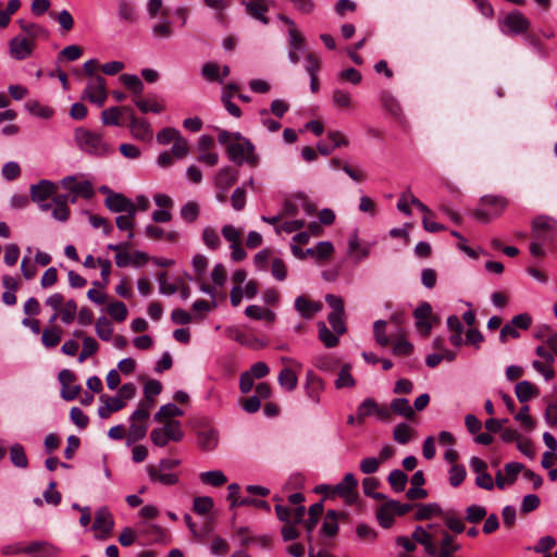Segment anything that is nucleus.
<instances>
[{"instance_id": "9b49d317", "label": "nucleus", "mask_w": 557, "mask_h": 557, "mask_svg": "<svg viewBox=\"0 0 557 557\" xmlns=\"http://www.w3.org/2000/svg\"><path fill=\"white\" fill-rule=\"evenodd\" d=\"M17 23L22 30V34H20V36L25 38L35 47L38 40L47 39L49 36V33L46 30V28L39 24L27 22L25 20H18Z\"/></svg>"}, {"instance_id": "0eeeda50", "label": "nucleus", "mask_w": 557, "mask_h": 557, "mask_svg": "<svg viewBox=\"0 0 557 557\" xmlns=\"http://www.w3.org/2000/svg\"><path fill=\"white\" fill-rule=\"evenodd\" d=\"M557 235V220L550 216H539L532 223V237L535 240L546 242Z\"/></svg>"}, {"instance_id": "6ab92c4d", "label": "nucleus", "mask_w": 557, "mask_h": 557, "mask_svg": "<svg viewBox=\"0 0 557 557\" xmlns=\"http://www.w3.org/2000/svg\"><path fill=\"white\" fill-rule=\"evenodd\" d=\"M504 23L512 34L525 33L530 27V21L519 11L508 14Z\"/></svg>"}, {"instance_id": "c9c22d12", "label": "nucleus", "mask_w": 557, "mask_h": 557, "mask_svg": "<svg viewBox=\"0 0 557 557\" xmlns=\"http://www.w3.org/2000/svg\"><path fill=\"white\" fill-rule=\"evenodd\" d=\"M183 416V410L174 404H166L160 407L159 411L154 414V420L159 423L165 421H175L174 417Z\"/></svg>"}, {"instance_id": "338daca9", "label": "nucleus", "mask_w": 557, "mask_h": 557, "mask_svg": "<svg viewBox=\"0 0 557 557\" xmlns=\"http://www.w3.org/2000/svg\"><path fill=\"white\" fill-rule=\"evenodd\" d=\"M344 313L330 312L327 315V321L331 324L333 331L337 335H343L346 333L347 329L345 322L343 320Z\"/></svg>"}, {"instance_id": "37998d69", "label": "nucleus", "mask_w": 557, "mask_h": 557, "mask_svg": "<svg viewBox=\"0 0 557 557\" xmlns=\"http://www.w3.org/2000/svg\"><path fill=\"white\" fill-rule=\"evenodd\" d=\"M481 205L488 207L493 215L497 216L507 207V200L498 196H485L481 199Z\"/></svg>"}, {"instance_id": "a211bd4d", "label": "nucleus", "mask_w": 557, "mask_h": 557, "mask_svg": "<svg viewBox=\"0 0 557 557\" xmlns=\"http://www.w3.org/2000/svg\"><path fill=\"white\" fill-rule=\"evenodd\" d=\"M113 525V517L108 508L102 507L96 511L92 524L94 530L101 531L103 533V537H106L111 533Z\"/></svg>"}, {"instance_id": "4be33fe9", "label": "nucleus", "mask_w": 557, "mask_h": 557, "mask_svg": "<svg viewBox=\"0 0 557 557\" xmlns=\"http://www.w3.org/2000/svg\"><path fill=\"white\" fill-rule=\"evenodd\" d=\"M237 181V172L230 166L221 169L214 180L215 187L226 193Z\"/></svg>"}, {"instance_id": "774afa93", "label": "nucleus", "mask_w": 557, "mask_h": 557, "mask_svg": "<svg viewBox=\"0 0 557 557\" xmlns=\"http://www.w3.org/2000/svg\"><path fill=\"white\" fill-rule=\"evenodd\" d=\"M529 411L530 408L528 405L522 406L519 412L515 416V419L520 422L525 430L531 431L535 428V422L529 414Z\"/></svg>"}, {"instance_id": "6e6552de", "label": "nucleus", "mask_w": 557, "mask_h": 557, "mask_svg": "<svg viewBox=\"0 0 557 557\" xmlns=\"http://www.w3.org/2000/svg\"><path fill=\"white\" fill-rule=\"evenodd\" d=\"M358 482L352 473H346L344 479L332 487V496L344 498L345 503L352 505L358 498Z\"/></svg>"}, {"instance_id": "e433bc0d", "label": "nucleus", "mask_w": 557, "mask_h": 557, "mask_svg": "<svg viewBox=\"0 0 557 557\" xmlns=\"http://www.w3.org/2000/svg\"><path fill=\"white\" fill-rule=\"evenodd\" d=\"M416 430L409 424L403 422L395 426L393 431V438L401 445L408 444L414 436Z\"/></svg>"}, {"instance_id": "b1692460", "label": "nucleus", "mask_w": 557, "mask_h": 557, "mask_svg": "<svg viewBox=\"0 0 557 557\" xmlns=\"http://www.w3.org/2000/svg\"><path fill=\"white\" fill-rule=\"evenodd\" d=\"M332 102L338 110L351 111L355 109V101L350 92L345 89H334L332 91Z\"/></svg>"}, {"instance_id": "09e8293b", "label": "nucleus", "mask_w": 557, "mask_h": 557, "mask_svg": "<svg viewBox=\"0 0 557 557\" xmlns=\"http://www.w3.org/2000/svg\"><path fill=\"white\" fill-rule=\"evenodd\" d=\"M377 403L373 398H366L357 408V420L362 423L363 420L374 414Z\"/></svg>"}, {"instance_id": "052dcab7", "label": "nucleus", "mask_w": 557, "mask_h": 557, "mask_svg": "<svg viewBox=\"0 0 557 557\" xmlns=\"http://www.w3.org/2000/svg\"><path fill=\"white\" fill-rule=\"evenodd\" d=\"M386 322L377 320L373 324V332L375 341L379 345L386 347L389 345V337L385 333Z\"/></svg>"}, {"instance_id": "a18cd8bd", "label": "nucleus", "mask_w": 557, "mask_h": 557, "mask_svg": "<svg viewBox=\"0 0 557 557\" xmlns=\"http://www.w3.org/2000/svg\"><path fill=\"white\" fill-rule=\"evenodd\" d=\"M11 462L17 468H26L28 459L25 454L24 447L21 444H14L10 449Z\"/></svg>"}, {"instance_id": "8fccbe9b", "label": "nucleus", "mask_w": 557, "mask_h": 557, "mask_svg": "<svg viewBox=\"0 0 557 557\" xmlns=\"http://www.w3.org/2000/svg\"><path fill=\"white\" fill-rule=\"evenodd\" d=\"M99 349V345L94 337L85 336L83 338V349L78 356V361L84 362L87 358L95 355Z\"/></svg>"}, {"instance_id": "13d9d810", "label": "nucleus", "mask_w": 557, "mask_h": 557, "mask_svg": "<svg viewBox=\"0 0 557 557\" xmlns=\"http://www.w3.org/2000/svg\"><path fill=\"white\" fill-rule=\"evenodd\" d=\"M121 115L122 108L112 107L102 111L101 121L104 125H120Z\"/></svg>"}, {"instance_id": "ea45409f", "label": "nucleus", "mask_w": 557, "mask_h": 557, "mask_svg": "<svg viewBox=\"0 0 557 557\" xmlns=\"http://www.w3.org/2000/svg\"><path fill=\"white\" fill-rule=\"evenodd\" d=\"M199 479L203 484L221 486L227 482L226 475L221 470L201 472Z\"/></svg>"}, {"instance_id": "a19ab883", "label": "nucleus", "mask_w": 557, "mask_h": 557, "mask_svg": "<svg viewBox=\"0 0 557 557\" xmlns=\"http://www.w3.org/2000/svg\"><path fill=\"white\" fill-rule=\"evenodd\" d=\"M356 385V381L354 376L351 375V366L346 363L342 367L337 379L335 380V387L337 389L342 388H350Z\"/></svg>"}, {"instance_id": "de8ad7c7", "label": "nucleus", "mask_w": 557, "mask_h": 557, "mask_svg": "<svg viewBox=\"0 0 557 557\" xmlns=\"http://www.w3.org/2000/svg\"><path fill=\"white\" fill-rule=\"evenodd\" d=\"M77 305L74 299L67 300L59 310L60 319L65 324H71L76 315Z\"/></svg>"}, {"instance_id": "39448f33", "label": "nucleus", "mask_w": 557, "mask_h": 557, "mask_svg": "<svg viewBox=\"0 0 557 557\" xmlns=\"http://www.w3.org/2000/svg\"><path fill=\"white\" fill-rule=\"evenodd\" d=\"M107 98L108 90L106 78L100 75L90 77L82 92L81 99L94 103L98 107H102L106 103Z\"/></svg>"}, {"instance_id": "6e6d98bb", "label": "nucleus", "mask_w": 557, "mask_h": 557, "mask_svg": "<svg viewBox=\"0 0 557 557\" xmlns=\"http://www.w3.org/2000/svg\"><path fill=\"white\" fill-rule=\"evenodd\" d=\"M331 164L334 168H342V170L354 181L356 182H362L366 178V175L362 171L352 169L347 163L342 165V161L339 159H332Z\"/></svg>"}, {"instance_id": "3c124183", "label": "nucleus", "mask_w": 557, "mask_h": 557, "mask_svg": "<svg viewBox=\"0 0 557 557\" xmlns=\"http://www.w3.org/2000/svg\"><path fill=\"white\" fill-rule=\"evenodd\" d=\"M108 314L117 322H123L127 317V308L122 301H114L107 307Z\"/></svg>"}, {"instance_id": "603ef678", "label": "nucleus", "mask_w": 557, "mask_h": 557, "mask_svg": "<svg viewBox=\"0 0 557 557\" xmlns=\"http://www.w3.org/2000/svg\"><path fill=\"white\" fill-rule=\"evenodd\" d=\"M444 522L446 527L454 533H462L465 530L463 521L453 511L443 513Z\"/></svg>"}, {"instance_id": "1a4fd4ad", "label": "nucleus", "mask_w": 557, "mask_h": 557, "mask_svg": "<svg viewBox=\"0 0 557 557\" xmlns=\"http://www.w3.org/2000/svg\"><path fill=\"white\" fill-rule=\"evenodd\" d=\"M36 47L22 36L17 35L9 41V53L12 59L22 61L33 55Z\"/></svg>"}, {"instance_id": "5701e85b", "label": "nucleus", "mask_w": 557, "mask_h": 557, "mask_svg": "<svg viewBox=\"0 0 557 557\" xmlns=\"http://www.w3.org/2000/svg\"><path fill=\"white\" fill-rule=\"evenodd\" d=\"M412 540L424 546L428 555L435 556L437 547L434 544V536L422 527H417L412 533Z\"/></svg>"}, {"instance_id": "7c9ffc66", "label": "nucleus", "mask_w": 557, "mask_h": 557, "mask_svg": "<svg viewBox=\"0 0 557 557\" xmlns=\"http://www.w3.org/2000/svg\"><path fill=\"white\" fill-rule=\"evenodd\" d=\"M414 507L417 508L414 518L419 521L431 519L434 516L443 515L441 506L436 503L416 504Z\"/></svg>"}, {"instance_id": "a878e982", "label": "nucleus", "mask_w": 557, "mask_h": 557, "mask_svg": "<svg viewBox=\"0 0 557 557\" xmlns=\"http://www.w3.org/2000/svg\"><path fill=\"white\" fill-rule=\"evenodd\" d=\"M133 101L141 113H161L165 110L164 103L156 98L134 97Z\"/></svg>"}, {"instance_id": "9d476101", "label": "nucleus", "mask_w": 557, "mask_h": 557, "mask_svg": "<svg viewBox=\"0 0 557 557\" xmlns=\"http://www.w3.org/2000/svg\"><path fill=\"white\" fill-rule=\"evenodd\" d=\"M59 381L62 385L61 396L63 399L73 400L79 395L82 388L79 385L74 384L76 375L71 370L64 369L60 371Z\"/></svg>"}, {"instance_id": "c756f323", "label": "nucleus", "mask_w": 557, "mask_h": 557, "mask_svg": "<svg viewBox=\"0 0 557 557\" xmlns=\"http://www.w3.org/2000/svg\"><path fill=\"white\" fill-rule=\"evenodd\" d=\"M129 244H110L108 246V249L115 251V264L119 268H125L133 263V257L129 255L126 250L128 248Z\"/></svg>"}, {"instance_id": "e2e57ef3", "label": "nucleus", "mask_w": 557, "mask_h": 557, "mask_svg": "<svg viewBox=\"0 0 557 557\" xmlns=\"http://www.w3.org/2000/svg\"><path fill=\"white\" fill-rule=\"evenodd\" d=\"M25 107L32 114L39 117L49 119L53 114V110L51 108L44 107L37 101H27Z\"/></svg>"}, {"instance_id": "bb28decb", "label": "nucleus", "mask_w": 557, "mask_h": 557, "mask_svg": "<svg viewBox=\"0 0 557 557\" xmlns=\"http://www.w3.org/2000/svg\"><path fill=\"white\" fill-rule=\"evenodd\" d=\"M164 470L158 468L157 466L150 465L147 468V472L150 481L158 482L163 485H174L177 483L178 478L173 473H164Z\"/></svg>"}, {"instance_id": "f704fd0d", "label": "nucleus", "mask_w": 557, "mask_h": 557, "mask_svg": "<svg viewBox=\"0 0 557 557\" xmlns=\"http://www.w3.org/2000/svg\"><path fill=\"white\" fill-rule=\"evenodd\" d=\"M319 339L326 348L336 347L339 343V336L334 331L332 332L323 321L318 323Z\"/></svg>"}, {"instance_id": "79ce46f5", "label": "nucleus", "mask_w": 557, "mask_h": 557, "mask_svg": "<svg viewBox=\"0 0 557 557\" xmlns=\"http://www.w3.org/2000/svg\"><path fill=\"white\" fill-rule=\"evenodd\" d=\"M120 82L134 92L135 97H139L144 91V84L137 75L122 74L119 77Z\"/></svg>"}, {"instance_id": "4c0bfd02", "label": "nucleus", "mask_w": 557, "mask_h": 557, "mask_svg": "<svg viewBox=\"0 0 557 557\" xmlns=\"http://www.w3.org/2000/svg\"><path fill=\"white\" fill-rule=\"evenodd\" d=\"M135 216L136 211L132 212H125V214L119 215L115 219V223L119 230L121 231H127V237L128 239H132L134 237V226H135Z\"/></svg>"}, {"instance_id": "58836bf2", "label": "nucleus", "mask_w": 557, "mask_h": 557, "mask_svg": "<svg viewBox=\"0 0 557 557\" xmlns=\"http://www.w3.org/2000/svg\"><path fill=\"white\" fill-rule=\"evenodd\" d=\"M62 337V330L59 326L47 327L42 331L41 342L45 347L53 348L55 347Z\"/></svg>"}, {"instance_id": "69168bd1", "label": "nucleus", "mask_w": 557, "mask_h": 557, "mask_svg": "<svg viewBox=\"0 0 557 557\" xmlns=\"http://www.w3.org/2000/svg\"><path fill=\"white\" fill-rule=\"evenodd\" d=\"M466 474L467 472L463 466L457 463L453 465L449 469L450 485L454 487L459 486L463 482Z\"/></svg>"}, {"instance_id": "393cba45", "label": "nucleus", "mask_w": 557, "mask_h": 557, "mask_svg": "<svg viewBox=\"0 0 557 557\" xmlns=\"http://www.w3.org/2000/svg\"><path fill=\"white\" fill-rule=\"evenodd\" d=\"M246 11L253 18L262 22L263 24H268L269 20L265 16V13L269 11L267 0H251L249 2H245Z\"/></svg>"}, {"instance_id": "4468645a", "label": "nucleus", "mask_w": 557, "mask_h": 557, "mask_svg": "<svg viewBox=\"0 0 557 557\" xmlns=\"http://www.w3.org/2000/svg\"><path fill=\"white\" fill-rule=\"evenodd\" d=\"M26 555L33 557H57L60 553L59 548L46 541H35L25 546Z\"/></svg>"}, {"instance_id": "cd10ccee", "label": "nucleus", "mask_w": 557, "mask_h": 557, "mask_svg": "<svg viewBox=\"0 0 557 557\" xmlns=\"http://www.w3.org/2000/svg\"><path fill=\"white\" fill-rule=\"evenodd\" d=\"M515 392L520 403H527L540 394L539 387L529 381L519 382L515 387Z\"/></svg>"}, {"instance_id": "2eb2a0df", "label": "nucleus", "mask_w": 557, "mask_h": 557, "mask_svg": "<svg viewBox=\"0 0 557 557\" xmlns=\"http://www.w3.org/2000/svg\"><path fill=\"white\" fill-rule=\"evenodd\" d=\"M305 389L309 399L314 404H319L324 391V382L312 371H308L306 375Z\"/></svg>"}, {"instance_id": "c03bdc74", "label": "nucleus", "mask_w": 557, "mask_h": 557, "mask_svg": "<svg viewBox=\"0 0 557 557\" xmlns=\"http://www.w3.org/2000/svg\"><path fill=\"white\" fill-rule=\"evenodd\" d=\"M394 510L388 502L383 504L376 511V518L381 527L388 529L394 522Z\"/></svg>"}, {"instance_id": "4d7b16f0", "label": "nucleus", "mask_w": 557, "mask_h": 557, "mask_svg": "<svg viewBox=\"0 0 557 557\" xmlns=\"http://www.w3.org/2000/svg\"><path fill=\"white\" fill-rule=\"evenodd\" d=\"M202 239L206 246L212 250L218 249L221 245V239L218 232L211 226L203 228Z\"/></svg>"}, {"instance_id": "f257e3e1", "label": "nucleus", "mask_w": 557, "mask_h": 557, "mask_svg": "<svg viewBox=\"0 0 557 557\" xmlns=\"http://www.w3.org/2000/svg\"><path fill=\"white\" fill-rule=\"evenodd\" d=\"M226 152L228 159L237 165L246 162L249 166L256 168L259 164V157L255 151V146L243 136L242 139L228 144Z\"/></svg>"}, {"instance_id": "423d86ee", "label": "nucleus", "mask_w": 557, "mask_h": 557, "mask_svg": "<svg viewBox=\"0 0 557 557\" xmlns=\"http://www.w3.org/2000/svg\"><path fill=\"white\" fill-rule=\"evenodd\" d=\"M416 327L418 332L428 337L434 324L440 322L438 318L433 314L432 307L429 302H422L414 311Z\"/></svg>"}, {"instance_id": "864d4df0", "label": "nucleus", "mask_w": 557, "mask_h": 557, "mask_svg": "<svg viewBox=\"0 0 557 557\" xmlns=\"http://www.w3.org/2000/svg\"><path fill=\"white\" fill-rule=\"evenodd\" d=\"M181 216L187 223H194L199 216V206L195 201H188L181 208Z\"/></svg>"}, {"instance_id": "c85d7f7f", "label": "nucleus", "mask_w": 557, "mask_h": 557, "mask_svg": "<svg viewBox=\"0 0 557 557\" xmlns=\"http://www.w3.org/2000/svg\"><path fill=\"white\" fill-rule=\"evenodd\" d=\"M346 515L344 512H338L336 510H329L325 515L323 524H322V533L326 536H335L338 531V518H344Z\"/></svg>"}, {"instance_id": "bf43d9fd", "label": "nucleus", "mask_w": 557, "mask_h": 557, "mask_svg": "<svg viewBox=\"0 0 557 557\" xmlns=\"http://www.w3.org/2000/svg\"><path fill=\"white\" fill-rule=\"evenodd\" d=\"M213 508V500L209 496H198L194 499L193 510L198 515H206Z\"/></svg>"}, {"instance_id": "72a5a7b5", "label": "nucleus", "mask_w": 557, "mask_h": 557, "mask_svg": "<svg viewBox=\"0 0 557 557\" xmlns=\"http://www.w3.org/2000/svg\"><path fill=\"white\" fill-rule=\"evenodd\" d=\"M392 412L401 416L408 420L414 418V410L410 406L409 400L407 398H395L391 401Z\"/></svg>"}, {"instance_id": "412c9836", "label": "nucleus", "mask_w": 557, "mask_h": 557, "mask_svg": "<svg viewBox=\"0 0 557 557\" xmlns=\"http://www.w3.org/2000/svg\"><path fill=\"white\" fill-rule=\"evenodd\" d=\"M323 305L319 301H312L305 296H298L295 300V308L305 319H311L322 309Z\"/></svg>"}, {"instance_id": "ddd939ff", "label": "nucleus", "mask_w": 557, "mask_h": 557, "mask_svg": "<svg viewBox=\"0 0 557 557\" xmlns=\"http://www.w3.org/2000/svg\"><path fill=\"white\" fill-rule=\"evenodd\" d=\"M129 131L133 137L143 141L152 139V129L149 122L145 119H139L135 114L129 116Z\"/></svg>"}, {"instance_id": "aec40b11", "label": "nucleus", "mask_w": 557, "mask_h": 557, "mask_svg": "<svg viewBox=\"0 0 557 557\" xmlns=\"http://www.w3.org/2000/svg\"><path fill=\"white\" fill-rule=\"evenodd\" d=\"M162 391V384L158 380H149L144 387L145 397L138 404V407L150 411L154 405V397Z\"/></svg>"}, {"instance_id": "5fc2aeb1", "label": "nucleus", "mask_w": 557, "mask_h": 557, "mask_svg": "<svg viewBox=\"0 0 557 557\" xmlns=\"http://www.w3.org/2000/svg\"><path fill=\"white\" fill-rule=\"evenodd\" d=\"M96 333L102 341H109L113 329L111 322L106 317H100L96 321Z\"/></svg>"}, {"instance_id": "0e129e2a", "label": "nucleus", "mask_w": 557, "mask_h": 557, "mask_svg": "<svg viewBox=\"0 0 557 557\" xmlns=\"http://www.w3.org/2000/svg\"><path fill=\"white\" fill-rule=\"evenodd\" d=\"M486 516V509L483 506L472 505L466 509V520L469 523H478Z\"/></svg>"}, {"instance_id": "680f3d73", "label": "nucleus", "mask_w": 557, "mask_h": 557, "mask_svg": "<svg viewBox=\"0 0 557 557\" xmlns=\"http://www.w3.org/2000/svg\"><path fill=\"white\" fill-rule=\"evenodd\" d=\"M176 159L185 158L189 152L187 140L181 135L174 141L170 151Z\"/></svg>"}, {"instance_id": "f8f14e48", "label": "nucleus", "mask_w": 557, "mask_h": 557, "mask_svg": "<svg viewBox=\"0 0 557 557\" xmlns=\"http://www.w3.org/2000/svg\"><path fill=\"white\" fill-rule=\"evenodd\" d=\"M62 186L76 196L89 199L94 196L95 191L92 185L88 181L78 182L74 176L64 177L61 181Z\"/></svg>"}, {"instance_id": "7ed1b4c3", "label": "nucleus", "mask_w": 557, "mask_h": 557, "mask_svg": "<svg viewBox=\"0 0 557 557\" xmlns=\"http://www.w3.org/2000/svg\"><path fill=\"white\" fill-rule=\"evenodd\" d=\"M184 437V432L180 421H165L163 426L156 428L150 433L151 442L159 447H164L170 441L181 442Z\"/></svg>"}, {"instance_id": "49530a36", "label": "nucleus", "mask_w": 557, "mask_h": 557, "mask_svg": "<svg viewBox=\"0 0 557 557\" xmlns=\"http://www.w3.org/2000/svg\"><path fill=\"white\" fill-rule=\"evenodd\" d=\"M407 482L408 476L401 470L396 469L388 474V483L391 484L392 488L397 493L403 492L405 490Z\"/></svg>"}, {"instance_id": "f3484780", "label": "nucleus", "mask_w": 557, "mask_h": 557, "mask_svg": "<svg viewBox=\"0 0 557 557\" xmlns=\"http://www.w3.org/2000/svg\"><path fill=\"white\" fill-rule=\"evenodd\" d=\"M106 206L112 212L136 211L135 203L122 194L111 193L106 198Z\"/></svg>"}, {"instance_id": "20e7f679", "label": "nucleus", "mask_w": 557, "mask_h": 557, "mask_svg": "<svg viewBox=\"0 0 557 557\" xmlns=\"http://www.w3.org/2000/svg\"><path fill=\"white\" fill-rule=\"evenodd\" d=\"M150 411L137 406L129 417V429L126 436V444L129 446L143 440L148 431V419Z\"/></svg>"}, {"instance_id": "f03ea898", "label": "nucleus", "mask_w": 557, "mask_h": 557, "mask_svg": "<svg viewBox=\"0 0 557 557\" xmlns=\"http://www.w3.org/2000/svg\"><path fill=\"white\" fill-rule=\"evenodd\" d=\"M75 140L78 147L87 153L106 156L113 151V148L103 140L100 134L82 127L75 131Z\"/></svg>"}, {"instance_id": "473e14b6", "label": "nucleus", "mask_w": 557, "mask_h": 557, "mask_svg": "<svg viewBox=\"0 0 557 557\" xmlns=\"http://www.w3.org/2000/svg\"><path fill=\"white\" fill-rule=\"evenodd\" d=\"M218 433L214 430L208 429L198 433L197 442L201 449L206 451L213 450L218 445Z\"/></svg>"}, {"instance_id": "2f4dec72", "label": "nucleus", "mask_w": 557, "mask_h": 557, "mask_svg": "<svg viewBox=\"0 0 557 557\" xmlns=\"http://www.w3.org/2000/svg\"><path fill=\"white\" fill-rule=\"evenodd\" d=\"M277 380L280 385L287 392H293L298 384L297 373L289 367H285L281 370Z\"/></svg>"}, {"instance_id": "dca6fc26", "label": "nucleus", "mask_w": 557, "mask_h": 557, "mask_svg": "<svg viewBox=\"0 0 557 557\" xmlns=\"http://www.w3.org/2000/svg\"><path fill=\"white\" fill-rule=\"evenodd\" d=\"M57 185L48 180H41L30 186V197L34 202H44L57 193Z\"/></svg>"}]
</instances>
